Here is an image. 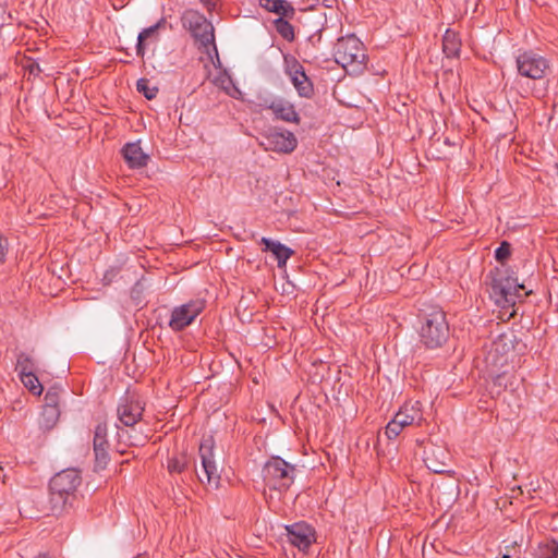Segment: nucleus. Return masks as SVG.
<instances>
[{"mask_svg": "<svg viewBox=\"0 0 558 558\" xmlns=\"http://www.w3.org/2000/svg\"><path fill=\"white\" fill-rule=\"evenodd\" d=\"M266 150L288 154L295 149L298 140L295 135L287 130H270L263 143Z\"/></svg>", "mask_w": 558, "mask_h": 558, "instance_id": "9d476101", "label": "nucleus"}, {"mask_svg": "<svg viewBox=\"0 0 558 558\" xmlns=\"http://www.w3.org/2000/svg\"><path fill=\"white\" fill-rule=\"evenodd\" d=\"M259 4L265 10L278 14L280 17L294 14L293 7L286 0H259Z\"/></svg>", "mask_w": 558, "mask_h": 558, "instance_id": "4be33fe9", "label": "nucleus"}, {"mask_svg": "<svg viewBox=\"0 0 558 558\" xmlns=\"http://www.w3.org/2000/svg\"><path fill=\"white\" fill-rule=\"evenodd\" d=\"M517 69L524 77L541 80L548 69V62L534 51H524L517 57Z\"/></svg>", "mask_w": 558, "mask_h": 558, "instance_id": "6e6552de", "label": "nucleus"}, {"mask_svg": "<svg viewBox=\"0 0 558 558\" xmlns=\"http://www.w3.org/2000/svg\"><path fill=\"white\" fill-rule=\"evenodd\" d=\"M81 483L82 477L76 469H65L57 473L49 484L51 510L61 512L71 505Z\"/></svg>", "mask_w": 558, "mask_h": 558, "instance_id": "f257e3e1", "label": "nucleus"}, {"mask_svg": "<svg viewBox=\"0 0 558 558\" xmlns=\"http://www.w3.org/2000/svg\"><path fill=\"white\" fill-rule=\"evenodd\" d=\"M182 23L202 45L208 46L214 43V27L199 12L186 10L182 15Z\"/></svg>", "mask_w": 558, "mask_h": 558, "instance_id": "0eeeda50", "label": "nucleus"}, {"mask_svg": "<svg viewBox=\"0 0 558 558\" xmlns=\"http://www.w3.org/2000/svg\"><path fill=\"white\" fill-rule=\"evenodd\" d=\"M524 286L519 283L517 279L507 277L494 280L492 293L495 302L502 308L512 307L517 300L522 296L521 291Z\"/></svg>", "mask_w": 558, "mask_h": 558, "instance_id": "423d86ee", "label": "nucleus"}, {"mask_svg": "<svg viewBox=\"0 0 558 558\" xmlns=\"http://www.w3.org/2000/svg\"><path fill=\"white\" fill-rule=\"evenodd\" d=\"M449 459L448 451L440 446H432L424 452V462L434 473H444Z\"/></svg>", "mask_w": 558, "mask_h": 558, "instance_id": "f3484780", "label": "nucleus"}, {"mask_svg": "<svg viewBox=\"0 0 558 558\" xmlns=\"http://www.w3.org/2000/svg\"><path fill=\"white\" fill-rule=\"evenodd\" d=\"M512 348V342L506 335L498 336L490 344L485 361L487 366L497 368L507 362V353Z\"/></svg>", "mask_w": 558, "mask_h": 558, "instance_id": "ddd939ff", "label": "nucleus"}, {"mask_svg": "<svg viewBox=\"0 0 558 558\" xmlns=\"http://www.w3.org/2000/svg\"><path fill=\"white\" fill-rule=\"evenodd\" d=\"M500 379H501V376H500V375H498V376L496 377V380H498V381H499Z\"/></svg>", "mask_w": 558, "mask_h": 558, "instance_id": "e433bc0d", "label": "nucleus"}, {"mask_svg": "<svg viewBox=\"0 0 558 558\" xmlns=\"http://www.w3.org/2000/svg\"><path fill=\"white\" fill-rule=\"evenodd\" d=\"M107 433L108 429L105 424H98L94 433L96 466L100 469H104L109 461Z\"/></svg>", "mask_w": 558, "mask_h": 558, "instance_id": "2eb2a0df", "label": "nucleus"}, {"mask_svg": "<svg viewBox=\"0 0 558 558\" xmlns=\"http://www.w3.org/2000/svg\"><path fill=\"white\" fill-rule=\"evenodd\" d=\"M36 558H50V557H49V556H47V555H39V556H38V557H36Z\"/></svg>", "mask_w": 558, "mask_h": 558, "instance_id": "c9c22d12", "label": "nucleus"}, {"mask_svg": "<svg viewBox=\"0 0 558 558\" xmlns=\"http://www.w3.org/2000/svg\"><path fill=\"white\" fill-rule=\"evenodd\" d=\"M260 242L265 245V251H270L278 262V267L286 266L287 260L292 256L293 251L280 242L272 241L268 238H262Z\"/></svg>", "mask_w": 558, "mask_h": 558, "instance_id": "412c9836", "label": "nucleus"}, {"mask_svg": "<svg viewBox=\"0 0 558 558\" xmlns=\"http://www.w3.org/2000/svg\"><path fill=\"white\" fill-rule=\"evenodd\" d=\"M287 74L301 97L310 98L313 94V85L304 72L303 66L296 61L291 60L287 64Z\"/></svg>", "mask_w": 558, "mask_h": 558, "instance_id": "4468645a", "label": "nucleus"}, {"mask_svg": "<svg viewBox=\"0 0 558 558\" xmlns=\"http://www.w3.org/2000/svg\"><path fill=\"white\" fill-rule=\"evenodd\" d=\"M59 408L44 407L38 421L39 427L44 430H50L59 421Z\"/></svg>", "mask_w": 558, "mask_h": 558, "instance_id": "393cba45", "label": "nucleus"}, {"mask_svg": "<svg viewBox=\"0 0 558 558\" xmlns=\"http://www.w3.org/2000/svg\"><path fill=\"white\" fill-rule=\"evenodd\" d=\"M136 87L147 99H153L157 96L158 88L150 86L149 81L146 78H140L136 83Z\"/></svg>", "mask_w": 558, "mask_h": 558, "instance_id": "c85d7f7f", "label": "nucleus"}, {"mask_svg": "<svg viewBox=\"0 0 558 558\" xmlns=\"http://www.w3.org/2000/svg\"><path fill=\"white\" fill-rule=\"evenodd\" d=\"M510 256V244L508 242H502L500 246H498L495 251V258L504 263Z\"/></svg>", "mask_w": 558, "mask_h": 558, "instance_id": "2f4dec72", "label": "nucleus"}, {"mask_svg": "<svg viewBox=\"0 0 558 558\" xmlns=\"http://www.w3.org/2000/svg\"><path fill=\"white\" fill-rule=\"evenodd\" d=\"M60 387H51L47 390L45 395V405L44 407H52V408H59V401H60Z\"/></svg>", "mask_w": 558, "mask_h": 558, "instance_id": "c756f323", "label": "nucleus"}, {"mask_svg": "<svg viewBox=\"0 0 558 558\" xmlns=\"http://www.w3.org/2000/svg\"><path fill=\"white\" fill-rule=\"evenodd\" d=\"M143 411L144 405L138 398L125 397L121 399L117 413L122 424L133 426L141 420Z\"/></svg>", "mask_w": 558, "mask_h": 558, "instance_id": "9b49d317", "label": "nucleus"}, {"mask_svg": "<svg viewBox=\"0 0 558 558\" xmlns=\"http://www.w3.org/2000/svg\"><path fill=\"white\" fill-rule=\"evenodd\" d=\"M449 336V326L441 310H433L424 317L420 338L425 347L435 349L441 347Z\"/></svg>", "mask_w": 558, "mask_h": 558, "instance_id": "20e7f679", "label": "nucleus"}, {"mask_svg": "<svg viewBox=\"0 0 558 558\" xmlns=\"http://www.w3.org/2000/svg\"><path fill=\"white\" fill-rule=\"evenodd\" d=\"M276 31L288 41H292L294 39V29L293 26L286 21L283 17H279L275 21Z\"/></svg>", "mask_w": 558, "mask_h": 558, "instance_id": "bb28decb", "label": "nucleus"}, {"mask_svg": "<svg viewBox=\"0 0 558 558\" xmlns=\"http://www.w3.org/2000/svg\"><path fill=\"white\" fill-rule=\"evenodd\" d=\"M267 108L271 110L275 118L278 120H282L288 123H299L300 116L296 112L293 104L283 99V98H275L272 99Z\"/></svg>", "mask_w": 558, "mask_h": 558, "instance_id": "dca6fc26", "label": "nucleus"}, {"mask_svg": "<svg viewBox=\"0 0 558 558\" xmlns=\"http://www.w3.org/2000/svg\"><path fill=\"white\" fill-rule=\"evenodd\" d=\"M185 468V461L183 458H173L168 462V470L170 473H181Z\"/></svg>", "mask_w": 558, "mask_h": 558, "instance_id": "473e14b6", "label": "nucleus"}, {"mask_svg": "<svg viewBox=\"0 0 558 558\" xmlns=\"http://www.w3.org/2000/svg\"><path fill=\"white\" fill-rule=\"evenodd\" d=\"M23 385L35 396H40L43 392V385L39 383L34 372L20 375Z\"/></svg>", "mask_w": 558, "mask_h": 558, "instance_id": "a878e982", "label": "nucleus"}, {"mask_svg": "<svg viewBox=\"0 0 558 558\" xmlns=\"http://www.w3.org/2000/svg\"><path fill=\"white\" fill-rule=\"evenodd\" d=\"M333 57L348 73L362 71L366 54L363 43L355 35H348L337 40Z\"/></svg>", "mask_w": 558, "mask_h": 558, "instance_id": "7ed1b4c3", "label": "nucleus"}, {"mask_svg": "<svg viewBox=\"0 0 558 558\" xmlns=\"http://www.w3.org/2000/svg\"><path fill=\"white\" fill-rule=\"evenodd\" d=\"M28 68L31 73L40 72V69L37 63L33 62L28 65Z\"/></svg>", "mask_w": 558, "mask_h": 558, "instance_id": "f704fd0d", "label": "nucleus"}, {"mask_svg": "<svg viewBox=\"0 0 558 558\" xmlns=\"http://www.w3.org/2000/svg\"><path fill=\"white\" fill-rule=\"evenodd\" d=\"M204 307L205 303L202 300L190 301L189 303L174 307L171 312L169 327L174 331L184 329L194 322Z\"/></svg>", "mask_w": 558, "mask_h": 558, "instance_id": "1a4fd4ad", "label": "nucleus"}, {"mask_svg": "<svg viewBox=\"0 0 558 558\" xmlns=\"http://www.w3.org/2000/svg\"><path fill=\"white\" fill-rule=\"evenodd\" d=\"M403 428H405L403 426L402 423H400L398 420H396L395 417L387 424L386 428H385V435L389 438V439H395L397 438L401 432L403 430Z\"/></svg>", "mask_w": 558, "mask_h": 558, "instance_id": "7c9ffc66", "label": "nucleus"}, {"mask_svg": "<svg viewBox=\"0 0 558 558\" xmlns=\"http://www.w3.org/2000/svg\"><path fill=\"white\" fill-rule=\"evenodd\" d=\"M163 23V20L159 21L153 26L144 28L137 36L136 43V54L141 58L145 56L146 47L151 43H157L158 40V29Z\"/></svg>", "mask_w": 558, "mask_h": 558, "instance_id": "aec40b11", "label": "nucleus"}, {"mask_svg": "<svg viewBox=\"0 0 558 558\" xmlns=\"http://www.w3.org/2000/svg\"><path fill=\"white\" fill-rule=\"evenodd\" d=\"M122 154L131 168H142L147 165L148 155L143 151L138 142L124 145Z\"/></svg>", "mask_w": 558, "mask_h": 558, "instance_id": "6ab92c4d", "label": "nucleus"}, {"mask_svg": "<svg viewBox=\"0 0 558 558\" xmlns=\"http://www.w3.org/2000/svg\"><path fill=\"white\" fill-rule=\"evenodd\" d=\"M262 473L265 487L269 490V494L265 490V495L272 499V492H284L293 484L295 466L279 457H272L265 463Z\"/></svg>", "mask_w": 558, "mask_h": 558, "instance_id": "f03ea898", "label": "nucleus"}, {"mask_svg": "<svg viewBox=\"0 0 558 558\" xmlns=\"http://www.w3.org/2000/svg\"><path fill=\"white\" fill-rule=\"evenodd\" d=\"M289 542L300 550L307 549L315 542L314 530L304 522L286 526Z\"/></svg>", "mask_w": 558, "mask_h": 558, "instance_id": "f8f14e48", "label": "nucleus"}, {"mask_svg": "<svg viewBox=\"0 0 558 558\" xmlns=\"http://www.w3.org/2000/svg\"><path fill=\"white\" fill-rule=\"evenodd\" d=\"M548 555L546 558H558V545H551V547L548 549Z\"/></svg>", "mask_w": 558, "mask_h": 558, "instance_id": "72a5a7b5", "label": "nucleus"}, {"mask_svg": "<svg viewBox=\"0 0 558 558\" xmlns=\"http://www.w3.org/2000/svg\"><path fill=\"white\" fill-rule=\"evenodd\" d=\"M215 441L211 436L205 437L199 445V458L202 470L197 471V477L211 488H218L220 472L214 453Z\"/></svg>", "mask_w": 558, "mask_h": 558, "instance_id": "39448f33", "label": "nucleus"}, {"mask_svg": "<svg viewBox=\"0 0 558 558\" xmlns=\"http://www.w3.org/2000/svg\"><path fill=\"white\" fill-rule=\"evenodd\" d=\"M393 417L402 423L404 427L420 425L423 421L421 403L418 401L405 402Z\"/></svg>", "mask_w": 558, "mask_h": 558, "instance_id": "a211bd4d", "label": "nucleus"}, {"mask_svg": "<svg viewBox=\"0 0 558 558\" xmlns=\"http://www.w3.org/2000/svg\"><path fill=\"white\" fill-rule=\"evenodd\" d=\"M460 48L461 41L458 38V35L454 32L447 29L442 38L444 53L449 58L458 57Z\"/></svg>", "mask_w": 558, "mask_h": 558, "instance_id": "b1692460", "label": "nucleus"}, {"mask_svg": "<svg viewBox=\"0 0 558 558\" xmlns=\"http://www.w3.org/2000/svg\"><path fill=\"white\" fill-rule=\"evenodd\" d=\"M208 78L214 85L221 88L227 94H231V92L235 89L231 76L223 69L216 68L214 72L209 73Z\"/></svg>", "mask_w": 558, "mask_h": 558, "instance_id": "5701e85b", "label": "nucleus"}, {"mask_svg": "<svg viewBox=\"0 0 558 558\" xmlns=\"http://www.w3.org/2000/svg\"><path fill=\"white\" fill-rule=\"evenodd\" d=\"M16 369L19 371L20 375L34 372L35 363L32 356L26 353H21L17 356Z\"/></svg>", "mask_w": 558, "mask_h": 558, "instance_id": "cd10ccee", "label": "nucleus"}]
</instances>
